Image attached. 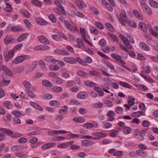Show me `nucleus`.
<instances>
[{"instance_id":"f257e3e1","label":"nucleus","mask_w":158,"mask_h":158,"mask_svg":"<svg viewBox=\"0 0 158 158\" xmlns=\"http://www.w3.org/2000/svg\"><path fill=\"white\" fill-rule=\"evenodd\" d=\"M60 19H61L62 21L64 23L67 28L72 33H75L78 32V30L77 27L73 26L70 22L67 20H64V18L62 17L60 18Z\"/></svg>"},{"instance_id":"f03ea898","label":"nucleus","mask_w":158,"mask_h":158,"mask_svg":"<svg viewBox=\"0 0 158 158\" xmlns=\"http://www.w3.org/2000/svg\"><path fill=\"white\" fill-rule=\"evenodd\" d=\"M29 56L26 55H23L18 56L13 60V63L15 64L19 63L24 60H27Z\"/></svg>"},{"instance_id":"7ed1b4c3","label":"nucleus","mask_w":158,"mask_h":158,"mask_svg":"<svg viewBox=\"0 0 158 158\" xmlns=\"http://www.w3.org/2000/svg\"><path fill=\"white\" fill-rule=\"evenodd\" d=\"M91 135L94 137L93 140L98 139L101 138H103L107 136L106 134L98 131L93 132Z\"/></svg>"},{"instance_id":"20e7f679","label":"nucleus","mask_w":158,"mask_h":158,"mask_svg":"<svg viewBox=\"0 0 158 158\" xmlns=\"http://www.w3.org/2000/svg\"><path fill=\"white\" fill-rule=\"evenodd\" d=\"M15 52L14 50H11L8 52L4 54V56L5 60L8 61L11 58L14 56Z\"/></svg>"},{"instance_id":"39448f33","label":"nucleus","mask_w":158,"mask_h":158,"mask_svg":"<svg viewBox=\"0 0 158 158\" xmlns=\"http://www.w3.org/2000/svg\"><path fill=\"white\" fill-rule=\"evenodd\" d=\"M120 37L123 41L124 44L127 46V47L128 49H132V47L129 44V40L128 39L126 38L124 36L120 35Z\"/></svg>"},{"instance_id":"423d86ee","label":"nucleus","mask_w":158,"mask_h":158,"mask_svg":"<svg viewBox=\"0 0 158 158\" xmlns=\"http://www.w3.org/2000/svg\"><path fill=\"white\" fill-rule=\"evenodd\" d=\"M94 143L92 140L84 139L81 141V144L83 146L89 147L94 144Z\"/></svg>"},{"instance_id":"0eeeda50","label":"nucleus","mask_w":158,"mask_h":158,"mask_svg":"<svg viewBox=\"0 0 158 158\" xmlns=\"http://www.w3.org/2000/svg\"><path fill=\"white\" fill-rule=\"evenodd\" d=\"M74 2L80 9H82L86 6V4L81 0H74Z\"/></svg>"},{"instance_id":"6e6552de","label":"nucleus","mask_w":158,"mask_h":158,"mask_svg":"<svg viewBox=\"0 0 158 158\" xmlns=\"http://www.w3.org/2000/svg\"><path fill=\"white\" fill-rule=\"evenodd\" d=\"M55 145L56 143L54 142L48 143L42 145L41 147V149L44 150L51 148Z\"/></svg>"},{"instance_id":"1a4fd4ad","label":"nucleus","mask_w":158,"mask_h":158,"mask_svg":"<svg viewBox=\"0 0 158 158\" xmlns=\"http://www.w3.org/2000/svg\"><path fill=\"white\" fill-rule=\"evenodd\" d=\"M120 19H119V22L123 24H124L123 22L126 23L128 22V18L126 16L125 14L123 13H120L119 15Z\"/></svg>"},{"instance_id":"9d476101","label":"nucleus","mask_w":158,"mask_h":158,"mask_svg":"<svg viewBox=\"0 0 158 158\" xmlns=\"http://www.w3.org/2000/svg\"><path fill=\"white\" fill-rule=\"evenodd\" d=\"M115 113L112 110L108 111L106 113V115L108 117V120L110 121H112L114 120V116Z\"/></svg>"},{"instance_id":"9b49d317","label":"nucleus","mask_w":158,"mask_h":158,"mask_svg":"<svg viewBox=\"0 0 158 158\" xmlns=\"http://www.w3.org/2000/svg\"><path fill=\"white\" fill-rule=\"evenodd\" d=\"M54 53L59 55L65 56L69 55V54L65 49L61 50L57 49L54 50Z\"/></svg>"},{"instance_id":"f8f14e48","label":"nucleus","mask_w":158,"mask_h":158,"mask_svg":"<svg viewBox=\"0 0 158 158\" xmlns=\"http://www.w3.org/2000/svg\"><path fill=\"white\" fill-rule=\"evenodd\" d=\"M98 126V124L96 123H87L83 125V127L87 129H90L94 127H97Z\"/></svg>"},{"instance_id":"ddd939ff","label":"nucleus","mask_w":158,"mask_h":158,"mask_svg":"<svg viewBox=\"0 0 158 158\" xmlns=\"http://www.w3.org/2000/svg\"><path fill=\"white\" fill-rule=\"evenodd\" d=\"M63 60L70 64H74L76 63V59L72 57H66L64 58Z\"/></svg>"},{"instance_id":"4468645a","label":"nucleus","mask_w":158,"mask_h":158,"mask_svg":"<svg viewBox=\"0 0 158 158\" xmlns=\"http://www.w3.org/2000/svg\"><path fill=\"white\" fill-rule=\"evenodd\" d=\"M38 38L39 41L41 43L48 44H50V42L44 36L40 35L38 36Z\"/></svg>"},{"instance_id":"2eb2a0df","label":"nucleus","mask_w":158,"mask_h":158,"mask_svg":"<svg viewBox=\"0 0 158 158\" xmlns=\"http://www.w3.org/2000/svg\"><path fill=\"white\" fill-rule=\"evenodd\" d=\"M150 32L154 37L158 38V27L155 26L150 29Z\"/></svg>"},{"instance_id":"dca6fc26","label":"nucleus","mask_w":158,"mask_h":158,"mask_svg":"<svg viewBox=\"0 0 158 158\" xmlns=\"http://www.w3.org/2000/svg\"><path fill=\"white\" fill-rule=\"evenodd\" d=\"M87 94L84 91H81L78 93L76 95L77 98L80 99H85L87 97Z\"/></svg>"},{"instance_id":"f3484780","label":"nucleus","mask_w":158,"mask_h":158,"mask_svg":"<svg viewBox=\"0 0 158 158\" xmlns=\"http://www.w3.org/2000/svg\"><path fill=\"white\" fill-rule=\"evenodd\" d=\"M77 45L76 47L80 48H85V46L83 42L80 38H77L76 40Z\"/></svg>"},{"instance_id":"a211bd4d","label":"nucleus","mask_w":158,"mask_h":158,"mask_svg":"<svg viewBox=\"0 0 158 158\" xmlns=\"http://www.w3.org/2000/svg\"><path fill=\"white\" fill-rule=\"evenodd\" d=\"M44 59L47 62L50 63L56 64V60L51 56H47Z\"/></svg>"},{"instance_id":"6ab92c4d","label":"nucleus","mask_w":158,"mask_h":158,"mask_svg":"<svg viewBox=\"0 0 158 158\" xmlns=\"http://www.w3.org/2000/svg\"><path fill=\"white\" fill-rule=\"evenodd\" d=\"M30 103L32 107L35 108V109L41 111L44 110L43 108L36 103L32 101H31Z\"/></svg>"},{"instance_id":"aec40b11","label":"nucleus","mask_w":158,"mask_h":158,"mask_svg":"<svg viewBox=\"0 0 158 158\" xmlns=\"http://www.w3.org/2000/svg\"><path fill=\"white\" fill-rule=\"evenodd\" d=\"M14 39L9 35H7L4 39V41L5 45H7L11 43L14 41Z\"/></svg>"},{"instance_id":"412c9836","label":"nucleus","mask_w":158,"mask_h":158,"mask_svg":"<svg viewBox=\"0 0 158 158\" xmlns=\"http://www.w3.org/2000/svg\"><path fill=\"white\" fill-rule=\"evenodd\" d=\"M132 13L138 19L140 20H143V17L137 10H133L132 11Z\"/></svg>"},{"instance_id":"4be33fe9","label":"nucleus","mask_w":158,"mask_h":158,"mask_svg":"<svg viewBox=\"0 0 158 158\" xmlns=\"http://www.w3.org/2000/svg\"><path fill=\"white\" fill-rule=\"evenodd\" d=\"M23 148V146L21 145H16L12 146L10 149L12 151H20Z\"/></svg>"},{"instance_id":"5701e85b","label":"nucleus","mask_w":158,"mask_h":158,"mask_svg":"<svg viewBox=\"0 0 158 158\" xmlns=\"http://www.w3.org/2000/svg\"><path fill=\"white\" fill-rule=\"evenodd\" d=\"M0 131L6 134L11 136L13 134V132L11 130L7 128H0Z\"/></svg>"},{"instance_id":"b1692460","label":"nucleus","mask_w":158,"mask_h":158,"mask_svg":"<svg viewBox=\"0 0 158 158\" xmlns=\"http://www.w3.org/2000/svg\"><path fill=\"white\" fill-rule=\"evenodd\" d=\"M139 47L141 49L143 50L148 51L150 50V48L146 44L141 42L139 44Z\"/></svg>"},{"instance_id":"393cba45","label":"nucleus","mask_w":158,"mask_h":158,"mask_svg":"<svg viewBox=\"0 0 158 158\" xmlns=\"http://www.w3.org/2000/svg\"><path fill=\"white\" fill-rule=\"evenodd\" d=\"M35 21L38 24L42 25H46L48 24L45 20L40 18H36Z\"/></svg>"},{"instance_id":"a878e982","label":"nucleus","mask_w":158,"mask_h":158,"mask_svg":"<svg viewBox=\"0 0 158 158\" xmlns=\"http://www.w3.org/2000/svg\"><path fill=\"white\" fill-rule=\"evenodd\" d=\"M54 11L56 10L64 15H65L66 14V12L64 10V8L62 5L61 6H60L54 8Z\"/></svg>"},{"instance_id":"bb28decb","label":"nucleus","mask_w":158,"mask_h":158,"mask_svg":"<svg viewBox=\"0 0 158 158\" xmlns=\"http://www.w3.org/2000/svg\"><path fill=\"white\" fill-rule=\"evenodd\" d=\"M142 9L144 11H145L148 15H151L152 11L151 8L146 5L142 6Z\"/></svg>"},{"instance_id":"cd10ccee","label":"nucleus","mask_w":158,"mask_h":158,"mask_svg":"<svg viewBox=\"0 0 158 158\" xmlns=\"http://www.w3.org/2000/svg\"><path fill=\"white\" fill-rule=\"evenodd\" d=\"M2 70L6 73L9 76H11L12 75V73L11 71L5 65H2Z\"/></svg>"},{"instance_id":"c85d7f7f","label":"nucleus","mask_w":158,"mask_h":158,"mask_svg":"<svg viewBox=\"0 0 158 158\" xmlns=\"http://www.w3.org/2000/svg\"><path fill=\"white\" fill-rule=\"evenodd\" d=\"M64 109H60L59 110V114L62 115H65L67 114V111L68 110V107L66 106H64L62 107Z\"/></svg>"},{"instance_id":"c756f323","label":"nucleus","mask_w":158,"mask_h":158,"mask_svg":"<svg viewBox=\"0 0 158 158\" xmlns=\"http://www.w3.org/2000/svg\"><path fill=\"white\" fill-rule=\"evenodd\" d=\"M139 27L141 30L144 32H146L147 30V27L145 24L142 22L139 23Z\"/></svg>"},{"instance_id":"7c9ffc66","label":"nucleus","mask_w":158,"mask_h":158,"mask_svg":"<svg viewBox=\"0 0 158 158\" xmlns=\"http://www.w3.org/2000/svg\"><path fill=\"white\" fill-rule=\"evenodd\" d=\"M144 113L142 111L134 112L131 114V115L134 117H139L143 115Z\"/></svg>"},{"instance_id":"2f4dec72","label":"nucleus","mask_w":158,"mask_h":158,"mask_svg":"<svg viewBox=\"0 0 158 158\" xmlns=\"http://www.w3.org/2000/svg\"><path fill=\"white\" fill-rule=\"evenodd\" d=\"M28 36L27 33L23 34L19 36L17 40L19 42H21L26 39Z\"/></svg>"},{"instance_id":"473e14b6","label":"nucleus","mask_w":158,"mask_h":158,"mask_svg":"<svg viewBox=\"0 0 158 158\" xmlns=\"http://www.w3.org/2000/svg\"><path fill=\"white\" fill-rule=\"evenodd\" d=\"M49 104L53 106L58 107L60 105V102L57 100H52L50 102Z\"/></svg>"},{"instance_id":"72a5a7b5","label":"nucleus","mask_w":158,"mask_h":158,"mask_svg":"<svg viewBox=\"0 0 158 158\" xmlns=\"http://www.w3.org/2000/svg\"><path fill=\"white\" fill-rule=\"evenodd\" d=\"M3 105L9 109H11L12 108V105L9 101H6L3 103Z\"/></svg>"},{"instance_id":"f704fd0d","label":"nucleus","mask_w":158,"mask_h":158,"mask_svg":"<svg viewBox=\"0 0 158 158\" xmlns=\"http://www.w3.org/2000/svg\"><path fill=\"white\" fill-rule=\"evenodd\" d=\"M148 2L151 6L155 8H158V2L153 0H149Z\"/></svg>"},{"instance_id":"c9c22d12","label":"nucleus","mask_w":158,"mask_h":158,"mask_svg":"<svg viewBox=\"0 0 158 158\" xmlns=\"http://www.w3.org/2000/svg\"><path fill=\"white\" fill-rule=\"evenodd\" d=\"M142 72L143 73L148 74L151 72V69L148 66H143L141 67Z\"/></svg>"},{"instance_id":"e433bc0d","label":"nucleus","mask_w":158,"mask_h":158,"mask_svg":"<svg viewBox=\"0 0 158 158\" xmlns=\"http://www.w3.org/2000/svg\"><path fill=\"white\" fill-rule=\"evenodd\" d=\"M52 81L58 85L62 84L64 82L63 80L57 77H55L54 79L52 80Z\"/></svg>"},{"instance_id":"4c0bfd02","label":"nucleus","mask_w":158,"mask_h":158,"mask_svg":"<svg viewBox=\"0 0 158 158\" xmlns=\"http://www.w3.org/2000/svg\"><path fill=\"white\" fill-rule=\"evenodd\" d=\"M136 153L138 155L140 156L145 157L147 156V153L145 151H142L140 150H136Z\"/></svg>"},{"instance_id":"58836bf2","label":"nucleus","mask_w":158,"mask_h":158,"mask_svg":"<svg viewBox=\"0 0 158 158\" xmlns=\"http://www.w3.org/2000/svg\"><path fill=\"white\" fill-rule=\"evenodd\" d=\"M131 131L132 129L131 128L128 127H125L123 128V132L124 134L127 135L130 134Z\"/></svg>"},{"instance_id":"ea45409f","label":"nucleus","mask_w":158,"mask_h":158,"mask_svg":"<svg viewBox=\"0 0 158 158\" xmlns=\"http://www.w3.org/2000/svg\"><path fill=\"white\" fill-rule=\"evenodd\" d=\"M73 120L75 122L78 123H83L85 121V119L83 118H74Z\"/></svg>"},{"instance_id":"a19ab883","label":"nucleus","mask_w":158,"mask_h":158,"mask_svg":"<svg viewBox=\"0 0 158 158\" xmlns=\"http://www.w3.org/2000/svg\"><path fill=\"white\" fill-rule=\"evenodd\" d=\"M119 84L121 86L128 89H130L131 88V86L128 83L126 82L120 81H119Z\"/></svg>"},{"instance_id":"79ce46f5","label":"nucleus","mask_w":158,"mask_h":158,"mask_svg":"<svg viewBox=\"0 0 158 158\" xmlns=\"http://www.w3.org/2000/svg\"><path fill=\"white\" fill-rule=\"evenodd\" d=\"M23 30V28L20 26H13L11 28V30L14 32L20 31Z\"/></svg>"},{"instance_id":"37998d69","label":"nucleus","mask_w":158,"mask_h":158,"mask_svg":"<svg viewBox=\"0 0 158 158\" xmlns=\"http://www.w3.org/2000/svg\"><path fill=\"white\" fill-rule=\"evenodd\" d=\"M20 11L22 14L26 18H29L30 17V14L27 10L22 9L20 10Z\"/></svg>"},{"instance_id":"c03bdc74","label":"nucleus","mask_w":158,"mask_h":158,"mask_svg":"<svg viewBox=\"0 0 158 158\" xmlns=\"http://www.w3.org/2000/svg\"><path fill=\"white\" fill-rule=\"evenodd\" d=\"M129 100L128 102L130 106H132L135 104L134 101L135 99L132 96H130L128 97Z\"/></svg>"},{"instance_id":"a18cd8bd","label":"nucleus","mask_w":158,"mask_h":158,"mask_svg":"<svg viewBox=\"0 0 158 158\" xmlns=\"http://www.w3.org/2000/svg\"><path fill=\"white\" fill-rule=\"evenodd\" d=\"M77 74L79 76L85 78H86L88 77L87 74L81 70H78L77 72Z\"/></svg>"},{"instance_id":"49530a36","label":"nucleus","mask_w":158,"mask_h":158,"mask_svg":"<svg viewBox=\"0 0 158 158\" xmlns=\"http://www.w3.org/2000/svg\"><path fill=\"white\" fill-rule=\"evenodd\" d=\"M23 84L25 88L27 90H28L32 87L30 83L27 81H24L23 82Z\"/></svg>"},{"instance_id":"de8ad7c7","label":"nucleus","mask_w":158,"mask_h":158,"mask_svg":"<svg viewBox=\"0 0 158 158\" xmlns=\"http://www.w3.org/2000/svg\"><path fill=\"white\" fill-rule=\"evenodd\" d=\"M42 83L43 85L47 87H51L52 86V83L47 80H44L42 81Z\"/></svg>"},{"instance_id":"09e8293b","label":"nucleus","mask_w":158,"mask_h":158,"mask_svg":"<svg viewBox=\"0 0 158 158\" xmlns=\"http://www.w3.org/2000/svg\"><path fill=\"white\" fill-rule=\"evenodd\" d=\"M10 82V81L9 80H3L2 81L0 82V86H7L8 85Z\"/></svg>"},{"instance_id":"8fccbe9b","label":"nucleus","mask_w":158,"mask_h":158,"mask_svg":"<svg viewBox=\"0 0 158 158\" xmlns=\"http://www.w3.org/2000/svg\"><path fill=\"white\" fill-rule=\"evenodd\" d=\"M31 2L34 5L39 7L42 6V3L37 0H31Z\"/></svg>"},{"instance_id":"3c124183","label":"nucleus","mask_w":158,"mask_h":158,"mask_svg":"<svg viewBox=\"0 0 158 158\" xmlns=\"http://www.w3.org/2000/svg\"><path fill=\"white\" fill-rule=\"evenodd\" d=\"M12 113L13 115L17 117H21L23 116V114L17 110H14Z\"/></svg>"},{"instance_id":"603ef678","label":"nucleus","mask_w":158,"mask_h":158,"mask_svg":"<svg viewBox=\"0 0 158 158\" xmlns=\"http://www.w3.org/2000/svg\"><path fill=\"white\" fill-rule=\"evenodd\" d=\"M80 31L81 35L83 36V40L86 38H87V36L86 34V32L84 28H82L81 27H80Z\"/></svg>"},{"instance_id":"864d4df0","label":"nucleus","mask_w":158,"mask_h":158,"mask_svg":"<svg viewBox=\"0 0 158 158\" xmlns=\"http://www.w3.org/2000/svg\"><path fill=\"white\" fill-rule=\"evenodd\" d=\"M62 76L64 78H68L70 76L69 72V71H65L63 72L62 74Z\"/></svg>"},{"instance_id":"5fc2aeb1","label":"nucleus","mask_w":158,"mask_h":158,"mask_svg":"<svg viewBox=\"0 0 158 158\" xmlns=\"http://www.w3.org/2000/svg\"><path fill=\"white\" fill-rule=\"evenodd\" d=\"M85 84L88 86L94 87L96 85V84L94 82L89 81H86L84 82Z\"/></svg>"},{"instance_id":"6e6d98bb","label":"nucleus","mask_w":158,"mask_h":158,"mask_svg":"<svg viewBox=\"0 0 158 158\" xmlns=\"http://www.w3.org/2000/svg\"><path fill=\"white\" fill-rule=\"evenodd\" d=\"M111 56L113 58L116 60L118 61L121 59V57L119 55L115 53H113L111 54Z\"/></svg>"},{"instance_id":"4d7b16f0","label":"nucleus","mask_w":158,"mask_h":158,"mask_svg":"<svg viewBox=\"0 0 158 158\" xmlns=\"http://www.w3.org/2000/svg\"><path fill=\"white\" fill-rule=\"evenodd\" d=\"M11 118V116L10 114L7 113L5 116L3 117V119L4 121H6L10 120Z\"/></svg>"},{"instance_id":"13d9d810","label":"nucleus","mask_w":158,"mask_h":158,"mask_svg":"<svg viewBox=\"0 0 158 158\" xmlns=\"http://www.w3.org/2000/svg\"><path fill=\"white\" fill-rule=\"evenodd\" d=\"M52 89L53 91L57 92H60L63 90L62 88L59 86H54L52 88Z\"/></svg>"},{"instance_id":"bf43d9fd","label":"nucleus","mask_w":158,"mask_h":158,"mask_svg":"<svg viewBox=\"0 0 158 158\" xmlns=\"http://www.w3.org/2000/svg\"><path fill=\"white\" fill-rule=\"evenodd\" d=\"M118 134V131L117 130L114 129L112 131L110 135L111 137H114L117 136Z\"/></svg>"},{"instance_id":"052dcab7","label":"nucleus","mask_w":158,"mask_h":158,"mask_svg":"<svg viewBox=\"0 0 158 158\" xmlns=\"http://www.w3.org/2000/svg\"><path fill=\"white\" fill-rule=\"evenodd\" d=\"M37 64V62L35 61L34 63L29 67V71H33L36 67Z\"/></svg>"},{"instance_id":"680f3d73","label":"nucleus","mask_w":158,"mask_h":158,"mask_svg":"<svg viewBox=\"0 0 158 158\" xmlns=\"http://www.w3.org/2000/svg\"><path fill=\"white\" fill-rule=\"evenodd\" d=\"M49 69L53 71H57L60 68L57 66L51 64L49 66Z\"/></svg>"},{"instance_id":"e2e57ef3","label":"nucleus","mask_w":158,"mask_h":158,"mask_svg":"<svg viewBox=\"0 0 158 158\" xmlns=\"http://www.w3.org/2000/svg\"><path fill=\"white\" fill-rule=\"evenodd\" d=\"M90 73L92 75L97 77H101V74L96 71L91 70L90 71Z\"/></svg>"},{"instance_id":"0e129e2a","label":"nucleus","mask_w":158,"mask_h":158,"mask_svg":"<svg viewBox=\"0 0 158 158\" xmlns=\"http://www.w3.org/2000/svg\"><path fill=\"white\" fill-rule=\"evenodd\" d=\"M49 19L53 23H55L56 22V18L55 16L53 14H51L49 15Z\"/></svg>"},{"instance_id":"69168bd1","label":"nucleus","mask_w":158,"mask_h":158,"mask_svg":"<svg viewBox=\"0 0 158 158\" xmlns=\"http://www.w3.org/2000/svg\"><path fill=\"white\" fill-rule=\"evenodd\" d=\"M106 26L107 28L111 32H113L114 31V28L110 24L108 23H106Z\"/></svg>"},{"instance_id":"338daca9","label":"nucleus","mask_w":158,"mask_h":158,"mask_svg":"<svg viewBox=\"0 0 158 158\" xmlns=\"http://www.w3.org/2000/svg\"><path fill=\"white\" fill-rule=\"evenodd\" d=\"M90 29L91 32L93 34L95 35H97L98 34V31L95 27H91Z\"/></svg>"},{"instance_id":"774afa93","label":"nucleus","mask_w":158,"mask_h":158,"mask_svg":"<svg viewBox=\"0 0 158 158\" xmlns=\"http://www.w3.org/2000/svg\"><path fill=\"white\" fill-rule=\"evenodd\" d=\"M116 112L118 114H121L123 112V110L122 108L120 107H117L115 109Z\"/></svg>"}]
</instances>
